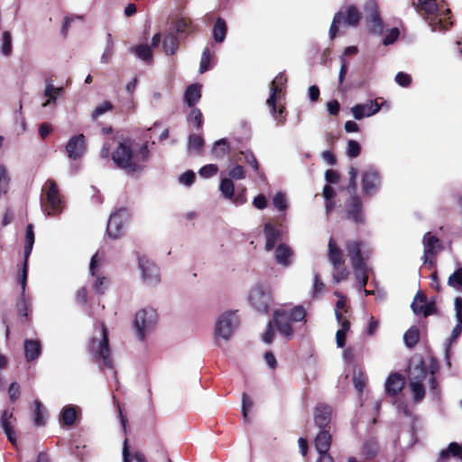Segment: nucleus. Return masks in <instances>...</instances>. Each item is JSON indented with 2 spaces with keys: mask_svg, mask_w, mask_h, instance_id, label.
<instances>
[{
  "mask_svg": "<svg viewBox=\"0 0 462 462\" xmlns=\"http://www.w3.org/2000/svg\"><path fill=\"white\" fill-rule=\"evenodd\" d=\"M237 311H225L221 313L215 323L214 340L220 345L221 342H227L231 339L235 330L239 325Z\"/></svg>",
  "mask_w": 462,
  "mask_h": 462,
  "instance_id": "obj_4",
  "label": "nucleus"
},
{
  "mask_svg": "<svg viewBox=\"0 0 462 462\" xmlns=\"http://www.w3.org/2000/svg\"><path fill=\"white\" fill-rule=\"evenodd\" d=\"M148 158L147 144L141 145L138 150H133L127 143H120L112 153L115 164L127 172L141 171Z\"/></svg>",
  "mask_w": 462,
  "mask_h": 462,
  "instance_id": "obj_1",
  "label": "nucleus"
},
{
  "mask_svg": "<svg viewBox=\"0 0 462 462\" xmlns=\"http://www.w3.org/2000/svg\"><path fill=\"white\" fill-rule=\"evenodd\" d=\"M353 383L355 388L362 393L365 385V376L361 369L355 370L353 374Z\"/></svg>",
  "mask_w": 462,
  "mask_h": 462,
  "instance_id": "obj_53",
  "label": "nucleus"
},
{
  "mask_svg": "<svg viewBox=\"0 0 462 462\" xmlns=\"http://www.w3.org/2000/svg\"><path fill=\"white\" fill-rule=\"evenodd\" d=\"M211 59V53L208 48H206L201 56L200 65H199V72L204 73L209 68Z\"/></svg>",
  "mask_w": 462,
  "mask_h": 462,
  "instance_id": "obj_62",
  "label": "nucleus"
},
{
  "mask_svg": "<svg viewBox=\"0 0 462 462\" xmlns=\"http://www.w3.org/2000/svg\"><path fill=\"white\" fill-rule=\"evenodd\" d=\"M448 285L455 291L462 293V266L452 273L448 279Z\"/></svg>",
  "mask_w": 462,
  "mask_h": 462,
  "instance_id": "obj_43",
  "label": "nucleus"
},
{
  "mask_svg": "<svg viewBox=\"0 0 462 462\" xmlns=\"http://www.w3.org/2000/svg\"><path fill=\"white\" fill-rule=\"evenodd\" d=\"M204 144V140L200 135L190 134L188 140V149L190 152H199Z\"/></svg>",
  "mask_w": 462,
  "mask_h": 462,
  "instance_id": "obj_49",
  "label": "nucleus"
},
{
  "mask_svg": "<svg viewBox=\"0 0 462 462\" xmlns=\"http://www.w3.org/2000/svg\"><path fill=\"white\" fill-rule=\"evenodd\" d=\"M9 185V177L6 169L0 164V196L6 193Z\"/></svg>",
  "mask_w": 462,
  "mask_h": 462,
  "instance_id": "obj_57",
  "label": "nucleus"
},
{
  "mask_svg": "<svg viewBox=\"0 0 462 462\" xmlns=\"http://www.w3.org/2000/svg\"><path fill=\"white\" fill-rule=\"evenodd\" d=\"M103 256L99 253H96L90 261L89 273L94 278L93 288L98 294H103L108 284L107 278L103 274L101 271V265L103 263Z\"/></svg>",
  "mask_w": 462,
  "mask_h": 462,
  "instance_id": "obj_14",
  "label": "nucleus"
},
{
  "mask_svg": "<svg viewBox=\"0 0 462 462\" xmlns=\"http://www.w3.org/2000/svg\"><path fill=\"white\" fill-rule=\"evenodd\" d=\"M123 462H147L143 454L139 451H134L133 453L129 452L128 449V441L125 439L124 441V447L122 451Z\"/></svg>",
  "mask_w": 462,
  "mask_h": 462,
  "instance_id": "obj_36",
  "label": "nucleus"
},
{
  "mask_svg": "<svg viewBox=\"0 0 462 462\" xmlns=\"http://www.w3.org/2000/svg\"><path fill=\"white\" fill-rule=\"evenodd\" d=\"M428 376V371L422 361L410 367V390L416 402H420L425 396L423 383Z\"/></svg>",
  "mask_w": 462,
  "mask_h": 462,
  "instance_id": "obj_11",
  "label": "nucleus"
},
{
  "mask_svg": "<svg viewBox=\"0 0 462 462\" xmlns=\"http://www.w3.org/2000/svg\"><path fill=\"white\" fill-rule=\"evenodd\" d=\"M1 52L5 56H9L12 52V36L7 31L3 32Z\"/></svg>",
  "mask_w": 462,
  "mask_h": 462,
  "instance_id": "obj_50",
  "label": "nucleus"
},
{
  "mask_svg": "<svg viewBox=\"0 0 462 462\" xmlns=\"http://www.w3.org/2000/svg\"><path fill=\"white\" fill-rule=\"evenodd\" d=\"M42 192L44 194L42 204L43 212L48 216L60 214L63 209V201L56 182L53 180H48L42 187Z\"/></svg>",
  "mask_w": 462,
  "mask_h": 462,
  "instance_id": "obj_8",
  "label": "nucleus"
},
{
  "mask_svg": "<svg viewBox=\"0 0 462 462\" xmlns=\"http://www.w3.org/2000/svg\"><path fill=\"white\" fill-rule=\"evenodd\" d=\"M362 19V14L355 5H347L335 14L329 28V38L333 40L339 32L340 25L356 26Z\"/></svg>",
  "mask_w": 462,
  "mask_h": 462,
  "instance_id": "obj_9",
  "label": "nucleus"
},
{
  "mask_svg": "<svg viewBox=\"0 0 462 462\" xmlns=\"http://www.w3.org/2000/svg\"><path fill=\"white\" fill-rule=\"evenodd\" d=\"M133 52L135 56L145 62H152V51L151 47L147 44H139L133 48Z\"/></svg>",
  "mask_w": 462,
  "mask_h": 462,
  "instance_id": "obj_42",
  "label": "nucleus"
},
{
  "mask_svg": "<svg viewBox=\"0 0 462 462\" xmlns=\"http://www.w3.org/2000/svg\"><path fill=\"white\" fill-rule=\"evenodd\" d=\"M112 108H113V105L111 102L104 101L101 104H99L98 106H97V107L93 110V112L91 114V117L93 119H97L98 117H100L101 116L106 114V112L111 111Z\"/></svg>",
  "mask_w": 462,
  "mask_h": 462,
  "instance_id": "obj_51",
  "label": "nucleus"
},
{
  "mask_svg": "<svg viewBox=\"0 0 462 462\" xmlns=\"http://www.w3.org/2000/svg\"><path fill=\"white\" fill-rule=\"evenodd\" d=\"M137 263L143 282L150 286L157 285L161 281L159 268L145 255H138Z\"/></svg>",
  "mask_w": 462,
  "mask_h": 462,
  "instance_id": "obj_13",
  "label": "nucleus"
},
{
  "mask_svg": "<svg viewBox=\"0 0 462 462\" xmlns=\"http://www.w3.org/2000/svg\"><path fill=\"white\" fill-rule=\"evenodd\" d=\"M378 451L377 444L374 440H368L363 447V453L367 457H373Z\"/></svg>",
  "mask_w": 462,
  "mask_h": 462,
  "instance_id": "obj_60",
  "label": "nucleus"
},
{
  "mask_svg": "<svg viewBox=\"0 0 462 462\" xmlns=\"http://www.w3.org/2000/svg\"><path fill=\"white\" fill-rule=\"evenodd\" d=\"M274 258L278 264L288 267L292 263L293 251L285 244H280L274 252Z\"/></svg>",
  "mask_w": 462,
  "mask_h": 462,
  "instance_id": "obj_24",
  "label": "nucleus"
},
{
  "mask_svg": "<svg viewBox=\"0 0 462 462\" xmlns=\"http://www.w3.org/2000/svg\"><path fill=\"white\" fill-rule=\"evenodd\" d=\"M33 420L36 426L44 425L43 409L39 401H34Z\"/></svg>",
  "mask_w": 462,
  "mask_h": 462,
  "instance_id": "obj_54",
  "label": "nucleus"
},
{
  "mask_svg": "<svg viewBox=\"0 0 462 462\" xmlns=\"http://www.w3.org/2000/svg\"><path fill=\"white\" fill-rule=\"evenodd\" d=\"M334 196V191L332 188L328 185H326L323 188V197L325 199V208L327 213H328L334 208V203L331 201V199Z\"/></svg>",
  "mask_w": 462,
  "mask_h": 462,
  "instance_id": "obj_56",
  "label": "nucleus"
},
{
  "mask_svg": "<svg viewBox=\"0 0 462 462\" xmlns=\"http://www.w3.org/2000/svg\"><path fill=\"white\" fill-rule=\"evenodd\" d=\"M273 205L277 210L285 212L289 206L286 194L282 191L276 192L273 197Z\"/></svg>",
  "mask_w": 462,
  "mask_h": 462,
  "instance_id": "obj_47",
  "label": "nucleus"
},
{
  "mask_svg": "<svg viewBox=\"0 0 462 462\" xmlns=\"http://www.w3.org/2000/svg\"><path fill=\"white\" fill-rule=\"evenodd\" d=\"M411 307L417 315L422 314L426 317L430 314V307L426 303V297L420 292L416 294Z\"/></svg>",
  "mask_w": 462,
  "mask_h": 462,
  "instance_id": "obj_34",
  "label": "nucleus"
},
{
  "mask_svg": "<svg viewBox=\"0 0 462 462\" xmlns=\"http://www.w3.org/2000/svg\"><path fill=\"white\" fill-rule=\"evenodd\" d=\"M348 276V272L343 264L333 266L332 278L337 283L346 280Z\"/></svg>",
  "mask_w": 462,
  "mask_h": 462,
  "instance_id": "obj_52",
  "label": "nucleus"
},
{
  "mask_svg": "<svg viewBox=\"0 0 462 462\" xmlns=\"http://www.w3.org/2000/svg\"><path fill=\"white\" fill-rule=\"evenodd\" d=\"M423 262L432 264V258L441 250L440 241L430 232L423 236Z\"/></svg>",
  "mask_w": 462,
  "mask_h": 462,
  "instance_id": "obj_20",
  "label": "nucleus"
},
{
  "mask_svg": "<svg viewBox=\"0 0 462 462\" xmlns=\"http://www.w3.org/2000/svg\"><path fill=\"white\" fill-rule=\"evenodd\" d=\"M286 78L284 74H278L274 79L272 81L271 85V94L268 97L266 104L269 106L272 116L273 119L277 122V124L282 125L285 122V117L283 116V106L282 105L276 106V100L278 96L282 91L283 87L286 84Z\"/></svg>",
  "mask_w": 462,
  "mask_h": 462,
  "instance_id": "obj_10",
  "label": "nucleus"
},
{
  "mask_svg": "<svg viewBox=\"0 0 462 462\" xmlns=\"http://www.w3.org/2000/svg\"><path fill=\"white\" fill-rule=\"evenodd\" d=\"M361 206V200L357 197H352L346 205L347 217L351 218L356 223L364 222Z\"/></svg>",
  "mask_w": 462,
  "mask_h": 462,
  "instance_id": "obj_25",
  "label": "nucleus"
},
{
  "mask_svg": "<svg viewBox=\"0 0 462 462\" xmlns=\"http://www.w3.org/2000/svg\"><path fill=\"white\" fill-rule=\"evenodd\" d=\"M399 36H400L399 29L398 28H392L388 32V33L386 34L384 39L383 40V44L385 45V46L391 45V44L394 43L397 41Z\"/></svg>",
  "mask_w": 462,
  "mask_h": 462,
  "instance_id": "obj_63",
  "label": "nucleus"
},
{
  "mask_svg": "<svg viewBox=\"0 0 462 462\" xmlns=\"http://www.w3.org/2000/svg\"><path fill=\"white\" fill-rule=\"evenodd\" d=\"M201 97V86L199 84H192L189 86L184 93L185 104L189 106H194Z\"/></svg>",
  "mask_w": 462,
  "mask_h": 462,
  "instance_id": "obj_33",
  "label": "nucleus"
},
{
  "mask_svg": "<svg viewBox=\"0 0 462 462\" xmlns=\"http://www.w3.org/2000/svg\"><path fill=\"white\" fill-rule=\"evenodd\" d=\"M363 191L365 194L371 196L377 192L381 187V178L374 169H367L362 175Z\"/></svg>",
  "mask_w": 462,
  "mask_h": 462,
  "instance_id": "obj_19",
  "label": "nucleus"
},
{
  "mask_svg": "<svg viewBox=\"0 0 462 462\" xmlns=\"http://www.w3.org/2000/svg\"><path fill=\"white\" fill-rule=\"evenodd\" d=\"M328 247V257L332 266L344 264L342 252L333 238L329 239Z\"/></svg>",
  "mask_w": 462,
  "mask_h": 462,
  "instance_id": "obj_32",
  "label": "nucleus"
},
{
  "mask_svg": "<svg viewBox=\"0 0 462 462\" xmlns=\"http://www.w3.org/2000/svg\"><path fill=\"white\" fill-rule=\"evenodd\" d=\"M79 411V408L74 405H67L63 408L62 411L60 412V420L68 425L71 426L74 424L77 413Z\"/></svg>",
  "mask_w": 462,
  "mask_h": 462,
  "instance_id": "obj_35",
  "label": "nucleus"
},
{
  "mask_svg": "<svg viewBox=\"0 0 462 462\" xmlns=\"http://www.w3.org/2000/svg\"><path fill=\"white\" fill-rule=\"evenodd\" d=\"M248 300L259 312H267L273 301L272 290L264 283L255 284L249 291Z\"/></svg>",
  "mask_w": 462,
  "mask_h": 462,
  "instance_id": "obj_12",
  "label": "nucleus"
},
{
  "mask_svg": "<svg viewBox=\"0 0 462 462\" xmlns=\"http://www.w3.org/2000/svg\"><path fill=\"white\" fill-rule=\"evenodd\" d=\"M332 410L325 404L318 405L314 412V421L319 429L325 428L330 421Z\"/></svg>",
  "mask_w": 462,
  "mask_h": 462,
  "instance_id": "obj_26",
  "label": "nucleus"
},
{
  "mask_svg": "<svg viewBox=\"0 0 462 462\" xmlns=\"http://www.w3.org/2000/svg\"><path fill=\"white\" fill-rule=\"evenodd\" d=\"M27 266L26 263L23 265L21 273L19 274V283L21 285V294L16 303L17 311L21 316L26 317L28 315L29 307L31 304L30 298L25 294L27 285Z\"/></svg>",
  "mask_w": 462,
  "mask_h": 462,
  "instance_id": "obj_18",
  "label": "nucleus"
},
{
  "mask_svg": "<svg viewBox=\"0 0 462 462\" xmlns=\"http://www.w3.org/2000/svg\"><path fill=\"white\" fill-rule=\"evenodd\" d=\"M228 152V144L225 139H220L214 143L212 154L214 158L219 159L224 157Z\"/></svg>",
  "mask_w": 462,
  "mask_h": 462,
  "instance_id": "obj_48",
  "label": "nucleus"
},
{
  "mask_svg": "<svg viewBox=\"0 0 462 462\" xmlns=\"http://www.w3.org/2000/svg\"><path fill=\"white\" fill-rule=\"evenodd\" d=\"M86 151V141L83 134H77L69 138L66 145V152L69 159L78 161L81 159Z\"/></svg>",
  "mask_w": 462,
  "mask_h": 462,
  "instance_id": "obj_21",
  "label": "nucleus"
},
{
  "mask_svg": "<svg viewBox=\"0 0 462 462\" xmlns=\"http://www.w3.org/2000/svg\"><path fill=\"white\" fill-rule=\"evenodd\" d=\"M263 235L265 238L264 249L269 252L273 249L281 233L272 224L267 223L263 227Z\"/></svg>",
  "mask_w": 462,
  "mask_h": 462,
  "instance_id": "obj_28",
  "label": "nucleus"
},
{
  "mask_svg": "<svg viewBox=\"0 0 462 462\" xmlns=\"http://www.w3.org/2000/svg\"><path fill=\"white\" fill-rule=\"evenodd\" d=\"M361 152V145L355 140H349L346 146V155L349 158H356Z\"/></svg>",
  "mask_w": 462,
  "mask_h": 462,
  "instance_id": "obj_58",
  "label": "nucleus"
},
{
  "mask_svg": "<svg viewBox=\"0 0 462 462\" xmlns=\"http://www.w3.org/2000/svg\"><path fill=\"white\" fill-rule=\"evenodd\" d=\"M89 351L96 360H101L105 366L111 367L107 333L104 324L95 329L89 342Z\"/></svg>",
  "mask_w": 462,
  "mask_h": 462,
  "instance_id": "obj_6",
  "label": "nucleus"
},
{
  "mask_svg": "<svg viewBox=\"0 0 462 462\" xmlns=\"http://www.w3.org/2000/svg\"><path fill=\"white\" fill-rule=\"evenodd\" d=\"M324 288H325L324 283L320 281L319 275L315 274L314 280H313V285H312V288L310 291L311 296L316 297V296L319 295L324 291Z\"/></svg>",
  "mask_w": 462,
  "mask_h": 462,
  "instance_id": "obj_64",
  "label": "nucleus"
},
{
  "mask_svg": "<svg viewBox=\"0 0 462 462\" xmlns=\"http://www.w3.org/2000/svg\"><path fill=\"white\" fill-rule=\"evenodd\" d=\"M403 385L402 376L398 374H393L389 375L385 382V391L388 394L395 395L402 390Z\"/></svg>",
  "mask_w": 462,
  "mask_h": 462,
  "instance_id": "obj_29",
  "label": "nucleus"
},
{
  "mask_svg": "<svg viewBox=\"0 0 462 462\" xmlns=\"http://www.w3.org/2000/svg\"><path fill=\"white\" fill-rule=\"evenodd\" d=\"M460 452H461V445L457 444V442H451L448 447L445 449H442L439 453V461L444 462L450 457H460Z\"/></svg>",
  "mask_w": 462,
  "mask_h": 462,
  "instance_id": "obj_37",
  "label": "nucleus"
},
{
  "mask_svg": "<svg viewBox=\"0 0 462 462\" xmlns=\"http://www.w3.org/2000/svg\"><path fill=\"white\" fill-rule=\"evenodd\" d=\"M162 48L166 54H174L179 48V41L177 37L171 32L168 33L162 42Z\"/></svg>",
  "mask_w": 462,
  "mask_h": 462,
  "instance_id": "obj_41",
  "label": "nucleus"
},
{
  "mask_svg": "<svg viewBox=\"0 0 462 462\" xmlns=\"http://www.w3.org/2000/svg\"><path fill=\"white\" fill-rule=\"evenodd\" d=\"M158 314L155 309L152 307H145L139 310L134 319V328L135 334L140 340L145 339L146 337L151 335L157 324Z\"/></svg>",
  "mask_w": 462,
  "mask_h": 462,
  "instance_id": "obj_5",
  "label": "nucleus"
},
{
  "mask_svg": "<svg viewBox=\"0 0 462 462\" xmlns=\"http://www.w3.org/2000/svg\"><path fill=\"white\" fill-rule=\"evenodd\" d=\"M129 218L127 210L121 208L113 213L108 220L106 233L109 237L116 239L121 237L125 231V226Z\"/></svg>",
  "mask_w": 462,
  "mask_h": 462,
  "instance_id": "obj_15",
  "label": "nucleus"
},
{
  "mask_svg": "<svg viewBox=\"0 0 462 462\" xmlns=\"http://www.w3.org/2000/svg\"><path fill=\"white\" fill-rule=\"evenodd\" d=\"M306 310L301 306H294L288 314L284 310H276L273 313V322L277 330L286 337L291 338L293 329L290 321L291 322H305Z\"/></svg>",
  "mask_w": 462,
  "mask_h": 462,
  "instance_id": "obj_3",
  "label": "nucleus"
},
{
  "mask_svg": "<svg viewBox=\"0 0 462 462\" xmlns=\"http://www.w3.org/2000/svg\"><path fill=\"white\" fill-rule=\"evenodd\" d=\"M411 3L418 13L425 15L432 31H445L452 24L450 11L445 5H439L436 0H412Z\"/></svg>",
  "mask_w": 462,
  "mask_h": 462,
  "instance_id": "obj_2",
  "label": "nucleus"
},
{
  "mask_svg": "<svg viewBox=\"0 0 462 462\" xmlns=\"http://www.w3.org/2000/svg\"><path fill=\"white\" fill-rule=\"evenodd\" d=\"M419 329L416 327H411L403 335V341L407 347H413L419 341Z\"/></svg>",
  "mask_w": 462,
  "mask_h": 462,
  "instance_id": "obj_45",
  "label": "nucleus"
},
{
  "mask_svg": "<svg viewBox=\"0 0 462 462\" xmlns=\"http://www.w3.org/2000/svg\"><path fill=\"white\" fill-rule=\"evenodd\" d=\"M359 267H352L355 271V276L357 282V286L359 289L365 288V285L368 281V272L369 268L365 264V263H363L360 264Z\"/></svg>",
  "mask_w": 462,
  "mask_h": 462,
  "instance_id": "obj_39",
  "label": "nucleus"
},
{
  "mask_svg": "<svg viewBox=\"0 0 462 462\" xmlns=\"http://www.w3.org/2000/svg\"><path fill=\"white\" fill-rule=\"evenodd\" d=\"M15 419L13 415V411L9 410L4 411L1 416V426L2 429L6 436V438L9 439V441L16 445V437L15 432L14 430V422Z\"/></svg>",
  "mask_w": 462,
  "mask_h": 462,
  "instance_id": "obj_23",
  "label": "nucleus"
},
{
  "mask_svg": "<svg viewBox=\"0 0 462 462\" xmlns=\"http://www.w3.org/2000/svg\"><path fill=\"white\" fill-rule=\"evenodd\" d=\"M381 106L375 100H370L365 104H358L351 107V113L355 119L360 120L369 117L379 112Z\"/></svg>",
  "mask_w": 462,
  "mask_h": 462,
  "instance_id": "obj_22",
  "label": "nucleus"
},
{
  "mask_svg": "<svg viewBox=\"0 0 462 462\" xmlns=\"http://www.w3.org/2000/svg\"><path fill=\"white\" fill-rule=\"evenodd\" d=\"M188 121L195 125L196 128H200L202 125V115L199 108L193 107L189 115Z\"/></svg>",
  "mask_w": 462,
  "mask_h": 462,
  "instance_id": "obj_55",
  "label": "nucleus"
},
{
  "mask_svg": "<svg viewBox=\"0 0 462 462\" xmlns=\"http://www.w3.org/2000/svg\"><path fill=\"white\" fill-rule=\"evenodd\" d=\"M334 294L338 298L336 303L335 316L337 324L340 326L336 333V342L337 347L342 348L346 345V333L350 329L351 325L346 297L338 291H335Z\"/></svg>",
  "mask_w": 462,
  "mask_h": 462,
  "instance_id": "obj_7",
  "label": "nucleus"
},
{
  "mask_svg": "<svg viewBox=\"0 0 462 462\" xmlns=\"http://www.w3.org/2000/svg\"><path fill=\"white\" fill-rule=\"evenodd\" d=\"M42 352V346L39 340H24V356L28 362L37 359Z\"/></svg>",
  "mask_w": 462,
  "mask_h": 462,
  "instance_id": "obj_30",
  "label": "nucleus"
},
{
  "mask_svg": "<svg viewBox=\"0 0 462 462\" xmlns=\"http://www.w3.org/2000/svg\"><path fill=\"white\" fill-rule=\"evenodd\" d=\"M226 24L224 19L217 18L213 27V37L216 42H223L226 35Z\"/></svg>",
  "mask_w": 462,
  "mask_h": 462,
  "instance_id": "obj_40",
  "label": "nucleus"
},
{
  "mask_svg": "<svg viewBox=\"0 0 462 462\" xmlns=\"http://www.w3.org/2000/svg\"><path fill=\"white\" fill-rule=\"evenodd\" d=\"M34 244V233L33 228L32 225H28L26 227V234H25V245H24V262L23 265L26 263V266L28 267V257L30 256L32 246Z\"/></svg>",
  "mask_w": 462,
  "mask_h": 462,
  "instance_id": "obj_38",
  "label": "nucleus"
},
{
  "mask_svg": "<svg viewBox=\"0 0 462 462\" xmlns=\"http://www.w3.org/2000/svg\"><path fill=\"white\" fill-rule=\"evenodd\" d=\"M191 22L181 18L176 21L174 28L178 33H189L190 31Z\"/></svg>",
  "mask_w": 462,
  "mask_h": 462,
  "instance_id": "obj_61",
  "label": "nucleus"
},
{
  "mask_svg": "<svg viewBox=\"0 0 462 462\" xmlns=\"http://www.w3.org/2000/svg\"><path fill=\"white\" fill-rule=\"evenodd\" d=\"M218 171V168L216 164H207L200 168L199 174L200 177L208 179L216 175Z\"/></svg>",
  "mask_w": 462,
  "mask_h": 462,
  "instance_id": "obj_59",
  "label": "nucleus"
},
{
  "mask_svg": "<svg viewBox=\"0 0 462 462\" xmlns=\"http://www.w3.org/2000/svg\"><path fill=\"white\" fill-rule=\"evenodd\" d=\"M62 91L63 88L54 87L51 80H46L43 94L44 97H47V100L42 104V106L45 107L51 104H55L58 97L62 93Z\"/></svg>",
  "mask_w": 462,
  "mask_h": 462,
  "instance_id": "obj_31",
  "label": "nucleus"
},
{
  "mask_svg": "<svg viewBox=\"0 0 462 462\" xmlns=\"http://www.w3.org/2000/svg\"><path fill=\"white\" fill-rule=\"evenodd\" d=\"M361 245L360 242L350 241L346 245L352 267H359L361 263H365L361 256Z\"/></svg>",
  "mask_w": 462,
  "mask_h": 462,
  "instance_id": "obj_27",
  "label": "nucleus"
},
{
  "mask_svg": "<svg viewBox=\"0 0 462 462\" xmlns=\"http://www.w3.org/2000/svg\"><path fill=\"white\" fill-rule=\"evenodd\" d=\"M314 445L319 457L317 462H334L332 457L328 453L331 445V436L328 431L320 430L314 440Z\"/></svg>",
  "mask_w": 462,
  "mask_h": 462,
  "instance_id": "obj_17",
  "label": "nucleus"
},
{
  "mask_svg": "<svg viewBox=\"0 0 462 462\" xmlns=\"http://www.w3.org/2000/svg\"><path fill=\"white\" fill-rule=\"evenodd\" d=\"M114 39L110 33L106 34V47L103 54L101 55L100 61L104 64H107L114 55Z\"/></svg>",
  "mask_w": 462,
  "mask_h": 462,
  "instance_id": "obj_44",
  "label": "nucleus"
},
{
  "mask_svg": "<svg viewBox=\"0 0 462 462\" xmlns=\"http://www.w3.org/2000/svg\"><path fill=\"white\" fill-rule=\"evenodd\" d=\"M219 190L225 199H233L235 192V185L232 180L228 178L222 179L219 185Z\"/></svg>",
  "mask_w": 462,
  "mask_h": 462,
  "instance_id": "obj_46",
  "label": "nucleus"
},
{
  "mask_svg": "<svg viewBox=\"0 0 462 462\" xmlns=\"http://www.w3.org/2000/svg\"><path fill=\"white\" fill-rule=\"evenodd\" d=\"M365 11L367 14L368 29L371 33L381 34L383 23L380 17L377 4L374 0H369L365 4Z\"/></svg>",
  "mask_w": 462,
  "mask_h": 462,
  "instance_id": "obj_16",
  "label": "nucleus"
}]
</instances>
